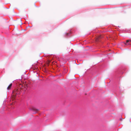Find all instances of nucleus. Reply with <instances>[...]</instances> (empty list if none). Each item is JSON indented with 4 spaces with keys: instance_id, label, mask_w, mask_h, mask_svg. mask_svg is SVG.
I'll use <instances>...</instances> for the list:
<instances>
[{
    "instance_id": "obj_1",
    "label": "nucleus",
    "mask_w": 131,
    "mask_h": 131,
    "mask_svg": "<svg viewBox=\"0 0 131 131\" xmlns=\"http://www.w3.org/2000/svg\"><path fill=\"white\" fill-rule=\"evenodd\" d=\"M29 109L31 111H33L35 113H36L38 111V109H36L34 107L30 108Z\"/></svg>"
},
{
    "instance_id": "obj_2",
    "label": "nucleus",
    "mask_w": 131,
    "mask_h": 131,
    "mask_svg": "<svg viewBox=\"0 0 131 131\" xmlns=\"http://www.w3.org/2000/svg\"><path fill=\"white\" fill-rule=\"evenodd\" d=\"M124 44L126 46L131 45V40H126V43L124 42Z\"/></svg>"
},
{
    "instance_id": "obj_5",
    "label": "nucleus",
    "mask_w": 131,
    "mask_h": 131,
    "mask_svg": "<svg viewBox=\"0 0 131 131\" xmlns=\"http://www.w3.org/2000/svg\"><path fill=\"white\" fill-rule=\"evenodd\" d=\"M48 62L47 63H48V64H49L50 63V61L48 60Z\"/></svg>"
},
{
    "instance_id": "obj_4",
    "label": "nucleus",
    "mask_w": 131,
    "mask_h": 131,
    "mask_svg": "<svg viewBox=\"0 0 131 131\" xmlns=\"http://www.w3.org/2000/svg\"><path fill=\"white\" fill-rule=\"evenodd\" d=\"M13 93L14 94L18 93L17 90H15V91H14L13 92Z\"/></svg>"
},
{
    "instance_id": "obj_3",
    "label": "nucleus",
    "mask_w": 131,
    "mask_h": 131,
    "mask_svg": "<svg viewBox=\"0 0 131 131\" xmlns=\"http://www.w3.org/2000/svg\"><path fill=\"white\" fill-rule=\"evenodd\" d=\"M12 84H10L7 88V89L8 90H10L11 88V87L12 86Z\"/></svg>"
}]
</instances>
